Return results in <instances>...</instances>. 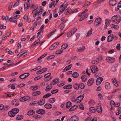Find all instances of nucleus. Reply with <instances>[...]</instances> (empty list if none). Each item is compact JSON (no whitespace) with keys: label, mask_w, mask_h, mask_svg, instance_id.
I'll use <instances>...</instances> for the list:
<instances>
[{"label":"nucleus","mask_w":121,"mask_h":121,"mask_svg":"<svg viewBox=\"0 0 121 121\" xmlns=\"http://www.w3.org/2000/svg\"><path fill=\"white\" fill-rule=\"evenodd\" d=\"M101 18L99 17L97 18L94 22V25L98 26L101 23Z\"/></svg>","instance_id":"1"},{"label":"nucleus","mask_w":121,"mask_h":121,"mask_svg":"<svg viewBox=\"0 0 121 121\" xmlns=\"http://www.w3.org/2000/svg\"><path fill=\"white\" fill-rule=\"evenodd\" d=\"M90 69L91 70L92 72L94 73H95L96 72L98 71L99 70V69L97 67L94 65L91 66Z\"/></svg>","instance_id":"2"},{"label":"nucleus","mask_w":121,"mask_h":121,"mask_svg":"<svg viewBox=\"0 0 121 121\" xmlns=\"http://www.w3.org/2000/svg\"><path fill=\"white\" fill-rule=\"evenodd\" d=\"M106 60L107 62L108 63H111L115 61V59L114 58L109 57L106 58Z\"/></svg>","instance_id":"3"},{"label":"nucleus","mask_w":121,"mask_h":121,"mask_svg":"<svg viewBox=\"0 0 121 121\" xmlns=\"http://www.w3.org/2000/svg\"><path fill=\"white\" fill-rule=\"evenodd\" d=\"M30 75V74L28 73H25L20 75L19 76V78L21 79H23L26 78Z\"/></svg>","instance_id":"4"},{"label":"nucleus","mask_w":121,"mask_h":121,"mask_svg":"<svg viewBox=\"0 0 121 121\" xmlns=\"http://www.w3.org/2000/svg\"><path fill=\"white\" fill-rule=\"evenodd\" d=\"M30 99V97L29 96H25L21 97L19 99L20 102H23L26 101Z\"/></svg>","instance_id":"5"},{"label":"nucleus","mask_w":121,"mask_h":121,"mask_svg":"<svg viewBox=\"0 0 121 121\" xmlns=\"http://www.w3.org/2000/svg\"><path fill=\"white\" fill-rule=\"evenodd\" d=\"M59 44L58 42H56L53 44L49 48L50 50H52L55 49L57 47L58 45Z\"/></svg>","instance_id":"6"},{"label":"nucleus","mask_w":121,"mask_h":121,"mask_svg":"<svg viewBox=\"0 0 121 121\" xmlns=\"http://www.w3.org/2000/svg\"><path fill=\"white\" fill-rule=\"evenodd\" d=\"M103 78L100 77L98 78L96 81V84L97 85H99L100 84L102 81H103Z\"/></svg>","instance_id":"7"},{"label":"nucleus","mask_w":121,"mask_h":121,"mask_svg":"<svg viewBox=\"0 0 121 121\" xmlns=\"http://www.w3.org/2000/svg\"><path fill=\"white\" fill-rule=\"evenodd\" d=\"M59 81V79L58 78H56L54 79L51 82V85H55L57 83H58Z\"/></svg>","instance_id":"8"},{"label":"nucleus","mask_w":121,"mask_h":121,"mask_svg":"<svg viewBox=\"0 0 121 121\" xmlns=\"http://www.w3.org/2000/svg\"><path fill=\"white\" fill-rule=\"evenodd\" d=\"M84 97V95H82L78 96L76 98L77 101L78 103H80L83 99Z\"/></svg>","instance_id":"9"},{"label":"nucleus","mask_w":121,"mask_h":121,"mask_svg":"<svg viewBox=\"0 0 121 121\" xmlns=\"http://www.w3.org/2000/svg\"><path fill=\"white\" fill-rule=\"evenodd\" d=\"M110 21V20H109L108 19H106L105 20L104 27V28L105 29H107V27L109 26L110 24L109 22Z\"/></svg>","instance_id":"10"},{"label":"nucleus","mask_w":121,"mask_h":121,"mask_svg":"<svg viewBox=\"0 0 121 121\" xmlns=\"http://www.w3.org/2000/svg\"><path fill=\"white\" fill-rule=\"evenodd\" d=\"M66 22V21L63 22L59 25V28L61 30H62L65 28V25L64 24Z\"/></svg>","instance_id":"11"},{"label":"nucleus","mask_w":121,"mask_h":121,"mask_svg":"<svg viewBox=\"0 0 121 121\" xmlns=\"http://www.w3.org/2000/svg\"><path fill=\"white\" fill-rule=\"evenodd\" d=\"M36 112L39 114L43 115L45 113V110L43 109H39L36 111Z\"/></svg>","instance_id":"12"},{"label":"nucleus","mask_w":121,"mask_h":121,"mask_svg":"<svg viewBox=\"0 0 121 121\" xmlns=\"http://www.w3.org/2000/svg\"><path fill=\"white\" fill-rule=\"evenodd\" d=\"M94 80L93 78H91L87 82V84L89 86H92L93 84Z\"/></svg>","instance_id":"13"},{"label":"nucleus","mask_w":121,"mask_h":121,"mask_svg":"<svg viewBox=\"0 0 121 121\" xmlns=\"http://www.w3.org/2000/svg\"><path fill=\"white\" fill-rule=\"evenodd\" d=\"M98 105V106L97 107V109H96V111H97L98 113H101L102 112V108L100 105H99V104Z\"/></svg>","instance_id":"14"},{"label":"nucleus","mask_w":121,"mask_h":121,"mask_svg":"<svg viewBox=\"0 0 121 121\" xmlns=\"http://www.w3.org/2000/svg\"><path fill=\"white\" fill-rule=\"evenodd\" d=\"M116 0H110L109 4L110 5L113 6L116 4Z\"/></svg>","instance_id":"15"},{"label":"nucleus","mask_w":121,"mask_h":121,"mask_svg":"<svg viewBox=\"0 0 121 121\" xmlns=\"http://www.w3.org/2000/svg\"><path fill=\"white\" fill-rule=\"evenodd\" d=\"M45 103V100L43 99H41L37 102L38 104L39 105H42Z\"/></svg>","instance_id":"16"},{"label":"nucleus","mask_w":121,"mask_h":121,"mask_svg":"<svg viewBox=\"0 0 121 121\" xmlns=\"http://www.w3.org/2000/svg\"><path fill=\"white\" fill-rule=\"evenodd\" d=\"M114 36L113 34L110 35L108 38L107 41L108 42H110L112 41L113 39Z\"/></svg>","instance_id":"17"},{"label":"nucleus","mask_w":121,"mask_h":121,"mask_svg":"<svg viewBox=\"0 0 121 121\" xmlns=\"http://www.w3.org/2000/svg\"><path fill=\"white\" fill-rule=\"evenodd\" d=\"M72 67V65L71 64H70L69 65L67 66H66L65 68L64 69L63 71V72L66 71L70 69Z\"/></svg>","instance_id":"18"},{"label":"nucleus","mask_w":121,"mask_h":121,"mask_svg":"<svg viewBox=\"0 0 121 121\" xmlns=\"http://www.w3.org/2000/svg\"><path fill=\"white\" fill-rule=\"evenodd\" d=\"M85 46H83L82 47H79L77 48V51L78 52H82L84 51V50L85 49Z\"/></svg>","instance_id":"19"},{"label":"nucleus","mask_w":121,"mask_h":121,"mask_svg":"<svg viewBox=\"0 0 121 121\" xmlns=\"http://www.w3.org/2000/svg\"><path fill=\"white\" fill-rule=\"evenodd\" d=\"M87 76L85 75H83L81 77V79L82 81L83 82H85L86 80L87 79Z\"/></svg>","instance_id":"20"},{"label":"nucleus","mask_w":121,"mask_h":121,"mask_svg":"<svg viewBox=\"0 0 121 121\" xmlns=\"http://www.w3.org/2000/svg\"><path fill=\"white\" fill-rule=\"evenodd\" d=\"M45 108L47 109H50L52 107V105L49 104H46L44 105Z\"/></svg>","instance_id":"21"},{"label":"nucleus","mask_w":121,"mask_h":121,"mask_svg":"<svg viewBox=\"0 0 121 121\" xmlns=\"http://www.w3.org/2000/svg\"><path fill=\"white\" fill-rule=\"evenodd\" d=\"M35 113V112L33 110H30L28 112V115L29 116H31L34 114Z\"/></svg>","instance_id":"22"},{"label":"nucleus","mask_w":121,"mask_h":121,"mask_svg":"<svg viewBox=\"0 0 121 121\" xmlns=\"http://www.w3.org/2000/svg\"><path fill=\"white\" fill-rule=\"evenodd\" d=\"M15 112H13L11 111H10L8 112V114L9 116L11 117H14L15 116Z\"/></svg>","instance_id":"23"},{"label":"nucleus","mask_w":121,"mask_h":121,"mask_svg":"<svg viewBox=\"0 0 121 121\" xmlns=\"http://www.w3.org/2000/svg\"><path fill=\"white\" fill-rule=\"evenodd\" d=\"M70 101L68 102L66 104V108H69L71 105H72Z\"/></svg>","instance_id":"24"},{"label":"nucleus","mask_w":121,"mask_h":121,"mask_svg":"<svg viewBox=\"0 0 121 121\" xmlns=\"http://www.w3.org/2000/svg\"><path fill=\"white\" fill-rule=\"evenodd\" d=\"M11 111L13 112H15V113H14V114H16L19 112V110L18 108H15L12 109Z\"/></svg>","instance_id":"25"},{"label":"nucleus","mask_w":121,"mask_h":121,"mask_svg":"<svg viewBox=\"0 0 121 121\" xmlns=\"http://www.w3.org/2000/svg\"><path fill=\"white\" fill-rule=\"evenodd\" d=\"M121 20V17L120 16L117 17L115 20V22L117 23H119L120 22Z\"/></svg>","instance_id":"26"},{"label":"nucleus","mask_w":121,"mask_h":121,"mask_svg":"<svg viewBox=\"0 0 121 121\" xmlns=\"http://www.w3.org/2000/svg\"><path fill=\"white\" fill-rule=\"evenodd\" d=\"M72 86L71 84L66 85L64 86L63 88L66 89H71L72 87Z\"/></svg>","instance_id":"27"},{"label":"nucleus","mask_w":121,"mask_h":121,"mask_svg":"<svg viewBox=\"0 0 121 121\" xmlns=\"http://www.w3.org/2000/svg\"><path fill=\"white\" fill-rule=\"evenodd\" d=\"M71 118L73 121H78L79 120V118L76 116H73Z\"/></svg>","instance_id":"28"},{"label":"nucleus","mask_w":121,"mask_h":121,"mask_svg":"<svg viewBox=\"0 0 121 121\" xmlns=\"http://www.w3.org/2000/svg\"><path fill=\"white\" fill-rule=\"evenodd\" d=\"M89 110L91 112L94 113L96 111V109L94 107H92L89 108Z\"/></svg>","instance_id":"29"},{"label":"nucleus","mask_w":121,"mask_h":121,"mask_svg":"<svg viewBox=\"0 0 121 121\" xmlns=\"http://www.w3.org/2000/svg\"><path fill=\"white\" fill-rule=\"evenodd\" d=\"M72 75L73 78H76L78 77L79 74L77 72H74L73 73Z\"/></svg>","instance_id":"30"},{"label":"nucleus","mask_w":121,"mask_h":121,"mask_svg":"<svg viewBox=\"0 0 121 121\" xmlns=\"http://www.w3.org/2000/svg\"><path fill=\"white\" fill-rule=\"evenodd\" d=\"M41 93L40 91H36L33 92L32 94V95L33 96H35L40 95Z\"/></svg>","instance_id":"31"},{"label":"nucleus","mask_w":121,"mask_h":121,"mask_svg":"<svg viewBox=\"0 0 121 121\" xmlns=\"http://www.w3.org/2000/svg\"><path fill=\"white\" fill-rule=\"evenodd\" d=\"M68 46V45L67 43H65L62 45L61 48L63 49H65Z\"/></svg>","instance_id":"32"},{"label":"nucleus","mask_w":121,"mask_h":121,"mask_svg":"<svg viewBox=\"0 0 121 121\" xmlns=\"http://www.w3.org/2000/svg\"><path fill=\"white\" fill-rule=\"evenodd\" d=\"M17 117L16 118L17 120H19L23 119L24 116L22 115H18Z\"/></svg>","instance_id":"33"},{"label":"nucleus","mask_w":121,"mask_h":121,"mask_svg":"<svg viewBox=\"0 0 121 121\" xmlns=\"http://www.w3.org/2000/svg\"><path fill=\"white\" fill-rule=\"evenodd\" d=\"M105 87L106 89H109L110 87V84L108 82H106L105 83Z\"/></svg>","instance_id":"34"},{"label":"nucleus","mask_w":121,"mask_h":121,"mask_svg":"<svg viewBox=\"0 0 121 121\" xmlns=\"http://www.w3.org/2000/svg\"><path fill=\"white\" fill-rule=\"evenodd\" d=\"M52 95L51 94L49 93H48L44 95L43 97V98H48Z\"/></svg>","instance_id":"35"},{"label":"nucleus","mask_w":121,"mask_h":121,"mask_svg":"<svg viewBox=\"0 0 121 121\" xmlns=\"http://www.w3.org/2000/svg\"><path fill=\"white\" fill-rule=\"evenodd\" d=\"M30 4H28L27 3H25L24 4L25 9H28L29 8V7L30 6Z\"/></svg>","instance_id":"36"},{"label":"nucleus","mask_w":121,"mask_h":121,"mask_svg":"<svg viewBox=\"0 0 121 121\" xmlns=\"http://www.w3.org/2000/svg\"><path fill=\"white\" fill-rule=\"evenodd\" d=\"M73 87L76 90L78 89H79V86L78 84L77 83L75 84L73 86Z\"/></svg>","instance_id":"37"},{"label":"nucleus","mask_w":121,"mask_h":121,"mask_svg":"<svg viewBox=\"0 0 121 121\" xmlns=\"http://www.w3.org/2000/svg\"><path fill=\"white\" fill-rule=\"evenodd\" d=\"M33 117L36 120L39 119L40 118V116L39 115H35L33 116Z\"/></svg>","instance_id":"38"},{"label":"nucleus","mask_w":121,"mask_h":121,"mask_svg":"<svg viewBox=\"0 0 121 121\" xmlns=\"http://www.w3.org/2000/svg\"><path fill=\"white\" fill-rule=\"evenodd\" d=\"M58 89H56L51 91V93L52 94H54L58 92Z\"/></svg>","instance_id":"39"},{"label":"nucleus","mask_w":121,"mask_h":121,"mask_svg":"<svg viewBox=\"0 0 121 121\" xmlns=\"http://www.w3.org/2000/svg\"><path fill=\"white\" fill-rule=\"evenodd\" d=\"M65 82L64 81H63L62 82V83H61L60 84H57V85L59 87H60L62 86H63L64 85H65Z\"/></svg>","instance_id":"40"},{"label":"nucleus","mask_w":121,"mask_h":121,"mask_svg":"<svg viewBox=\"0 0 121 121\" xmlns=\"http://www.w3.org/2000/svg\"><path fill=\"white\" fill-rule=\"evenodd\" d=\"M31 87L32 88H33L32 89V90L34 91L37 90L38 89V86H31Z\"/></svg>","instance_id":"41"},{"label":"nucleus","mask_w":121,"mask_h":121,"mask_svg":"<svg viewBox=\"0 0 121 121\" xmlns=\"http://www.w3.org/2000/svg\"><path fill=\"white\" fill-rule=\"evenodd\" d=\"M79 108L82 110H83L84 109V107L83 106L82 104H80L79 105Z\"/></svg>","instance_id":"42"},{"label":"nucleus","mask_w":121,"mask_h":121,"mask_svg":"<svg viewBox=\"0 0 121 121\" xmlns=\"http://www.w3.org/2000/svg\"><path fill=\"white\" fill-rule=\"evenodd\" d=\"M75 98V97L74 96L73 97L71 98V100L73 102H75L76 103H78V101H77V100H76V99H74Z\"/></svg>","instance_id":"43"},{"label":"nucleus","mask_w":121,"mask_h":121,"mask_svg":"<svg viewBox=\"0 0 121 121\" xmlns=\"http://www.w3.org/2000/svg\"><path fill=\"white\" fill-rule=\"evenodd\" d=\"M79 87L81 89H83L85 87V85L83 83H81L79 84Z\"/></svg>","instance_id":"44"},{"label":"nucleus","mask_w":121,"mask_h":121,"mask_svg":"<svg viewBox=\"0 0 121 121\" xmlns=\"http://www.w3.org/2000/svg\"><path fill=\"white\" fill-rule=\"evenodd\" d=\"M63 52V51L62 50H58L56 52V54L57 55L60 54Z\"/></svg>","instance_id":"45"},{"label":"nucleus","mask_w":121,"mask_h":121,"mask_svg":"<svg viewBox=\"0 0 121 121\" xmlns=\"http://www.w3.org/2000/svg\"><path fill=\"white\" fill-rule=\"evenodd\" d=\"M92 29L90 30L88 32L87 35H86V37H88L92 33Z\"/></svg>","instance_id":"46"},{"label":"nucleus","mask_w":121,"mask_h":121,"mask_svg":"<svg viewBox=\"0 0 121 121\" xmlns=\"http://www.w3.org/2000/svg\"><path fill=\"white\" fill-rule=\"evenodd\" d=\"M49 100L50 103H53L55 101V99L54 98H52L49 99Z\"/></svg>","instance_id":"47"},{"label":"nucleus","mask_w":121,"mask_h":121,"mask_svg":"<svg viewBox=\"0 0 121 121\" xmlns=\"http://www.w3.org/2000/svg\"><path fill=\"white\" fill-rule=\"evenodd\" d=\"M47 70L48 69L47 68H44L40 69L41 71V73H42L46 72Z\"/></svg>","instance_id":"48"},{"label":"nucleus","mask_w":121,"mask_h":121,"mask_svg":"<svg viewBox=\"0 0 121 121\" xmlns=\"http://www.w3.org/2000/svg\"><path fill=\"white\" fill-rule=\"evenodd\" d=\"M98 61L96 60H93L91 61V63L92 64H97L99 63Z\"/></svg>","instance_id":"49"},{"label":"nucleus","mask_w":121,"mask_h":121,"mask_svg":"<svg viewBox=\"0 0 121 121\" xmlns=\"http://www.w3.org/2000/svg\"><path fill=\"white\" fill-rule=\"evenodd\" d=\"M6 28V26H4L3 25H0V29H5Z\"/></svg>","instance_id":"50"},{"label":"nucleus","mask_w":121,"mask_h":121,"mask_svg":"<svg viewBox=\"0 0 121 121\" xmlns=\"http://www.w3.org/2000/svg\"><path fill=\"white\" fill-rule=\"evenodd\" d=\"M101 75V73H95V77H98L100 76Z\"/></svg>","instance_id":"51"},{"label":"nucleus","mask_w":121,"mask_h":121,"mask_svg":"<svg viewBox=\"0 0 121 121\" xmlns=\"http://www.w3.org/2000/svg\"><path fill=\"white\" fill-rule=\"evenodd\" d=\"M51 73H48L45 74L44 76V77L45 78H48L51 75Z\"/></svg>","instance_id":"52"},{"label":"nucleus","mask_w":121,"mask_h":121,"mask_svg":"<svg viewBox=\"0 0 121 121\" xmlns=\"http://www.w3.org/2000/svg\"><path fill=\"white\" fill-rule=\"evenodd\" d=\"M121 48V46L119 44H118L116 47V49L118 50H120V48Z\"/></svg>","instance_id":"53"},{"label":"nucleus","mask_w":121,"mask_h":121,"mask_svg":"<svg viewBox=\"0 0 121 121\" xmlns=\"http://www.w3.org/2000/svg\"><path fill=\"white\" fill-rule=\"evenodd\" d=\"M9 18V17L8 16H7L6 17L4 16H2V19L3 20H4V19L5 20H8Z\"/></svg>","instance_id":"54"},{"label":"nucleus","mask_w":121,"mask_h":121,"mask_svg":"<svg viewBox=\"0 0 121 121\" xmlns=\"http://www.w3.org/2000/svg\"><path fill=\"white\" fill-rule=\"evenodd\" d=\"M55 57V56L54 55H52L50 56H49L48 57V58L47 59V60L51 59L53 58H54Z\"/></svg>","instance_id":"55"},{"label":"nucleus","mask_w":121,"mask_h":121,"mask_svg":"<svg viewBox=\"0 0 121 121\" xmlns=\"http://www.w3.org/2000/svg\"><path fill=\"white\" fill-rule=\"evenodd\" d=\"M44 24L42 25L40 28L39 30H38L39 31L41 32V31L44 28Z\"/></svg>","instance_id":"56"},{"label":"nucleus","mask_w":121,"mask_h":121,"mask_svg":"<svg viewBox=\"0 0 121 121\" xmlns=\"http://www.w3.org/2000/svg\"><path fill=\"white\" fill-rule=\"evenodd\" d=\"M28 15L26 14H25L23 17V19L24 20H26L28 18Z\"/></svg>","instance_id":"57"},{"label":"nucleus","mask_w":121,"mask_h":121,"mask_svg":"<svg viewBox=\"0 0 121 121\" xmlns=\"http://www.w3.org/2000/svg\"><path fill=\"white\" fill-rule=\"evenodd\" d=\"M65 7H64V5L63 4L61 5L60 7L59 8L60 9L61 8H62L61 9L62 10H63L64 11L65 9H66V8H65Z\"/></svg>","instance_id":"58"},{"label":"nucleus","mask_w":121,"mask_h":121,"mask_svg":"<svg viewBox=\"0 0 121 121\" xmlns=\"http://www.w3.org/2000/svg\"><path fill=\"white\" fill-rule=\"evenodd\" d=\"M41 32H40L39 31V32H38L37 33L38 35H37V38L38 39H39L41 37V35L40 34L41 33Z\"/></svg>","instance_id":"59"},{"label":"nucleus","mask_w":121,"mask_h":121,"mask_svg":"<svg viewBox=\"0 0 121 121\" xmlns=\"http://www.w3.org/2000/svg\"><path fill=\"white\" fill-rule=\"evenodd\" d=\"M69 13L70 12L69 11L68 9H66L65 11V12H64V13L65 15H68L69 14Z\"/></svg>","instance_id":"60"},{"label":"nucleus","mask_w":121,"mask_h":121,"mask_svg":"<svg viewBox=\"0 0 121 121\" xmlns=\"http://www.w3.org/2000/svg\"><path fill=\"white\" fill-rule=\"evenodd\" d=\"M13 5V4H10L8 7V10L9 11H10L11 10L12 8V6Z\"/></svg>","instance_id":"61"},{"label":"nucleus","mask_w":121,"mask_h":121,"mask_svg":"<svg viewBox=\"0 0 121 121\" xmlns=\"http://www.w3.org/2000/svg\"><path fill=\"white\" fill-rule=\"evenodd\" d=\"M77 29L76 28H73L72 30L71 31V32L73 33V34H74L77 31Z\"/></svg>","instance_id":"62"},{"label":"nucleus","mask_w":121,"mask_h":121,"mask_svg":"<svg viewBox=\"0 0 121 121\" xmlns=\"http://www.w3.org/2000/svg\"><path fill=\"white\" fill-rule=\"evenodd\" d=\"M102 57L101 56H99L97 58V60L99 61H101L102 60Z\"/></svg>","instance_id":"63"},{"label":"nucleus","mask_w":121,"mask_h":121,"mask_svg":"<svg viewBox=\"0 0 121 121\" xmlns=\"http://www.w3.org/2000/svg\"><path fill=\"white\" fill-rule=\"evenodd\" d=\"M117 10H121V4H118V6H117Z\"/></svg>","instance_id":"64"}]
</instances>
